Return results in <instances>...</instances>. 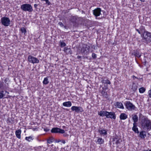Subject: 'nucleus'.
I'll return each instance as SVG.
<instances>
[{
	"mask_svg": "<svg viewBox=\"0 0 151 151\" xmlns=\"http://www.w3.org/2000/svg\"><path fill=\"white\" fill-rule=\"evenodd\" d=\"M28 60L30 63L33 64L38 63L39 62V60L37 58L31 55H29L28 56Z\"/></svg>",
	"mask_w": 151,
	"mask_h": 151,
	"instance_id": "nucleus-7",
	"label": "nucleus"
},
{
	"mask_svg": "<svg viewBox=\"0 0 151 151\" xmlns=\"http://www.w3.org/2000/svg\"><path fill=\"white\" fill-rule=\"evenodd\" d=\"M49 83L48 81V79L47 77L44 78V80L43 81V83L44 85H47Z\"/></svg>",
	"mask_w": 151,
	"mask_h": 151,
	"instance_id": "nucleus-25",
	"label": "nucleus"
},
{
	"mask_svg": "<svg viewBox=\"0 0 151 151\" xmlns=\"http://www.w3.org/2000/svg\"><path fill=\"white\" fill-rule=\"evenodd\" d=\"M53 142V139L49 138L47 140V143L49 144H50Z\"/></svg>",
	"mask_w": 151,
	"mask_h": 151,
	"instance_id": "nucleus-31",
	"label": "nucleus"
},
{
	"mask_svg": "<svg viewBox=\"0 0 151 151\" xmlns=\"http://www.w3.org/2000/svg\"><path fill=\"white\" fill-rule=\"evenodd\" d=\"M137 32L139 33V34H141V33L140 32V31H139V29H137Z\"/></svg>",
	"mask_w": 151,
	"mask_h": 151,
	"instance_id": "nucleus-42",
	"label": "nucleus"
},
{
	"mask_svg": "<svg viewBox=\"0 0 151 151\" xmlns=\"http://www.w3.org/2000/svg\"><path fill=\"white\" fill-rule=\"evenodd\" d=\"M101 9L99 8H98L94 9L93 10V14L96 17H98L100 16L101 14Z\"/></svg>",
	"mask_w": 151,
	"mask_h": 151,
	"instance_id": "nucleus-10",
	"label": "nucleus"
},
{
	"mask_svg": "<svg viewBox=\"0 0 151 151\" xmlns=\"http://www.w3.org/2000/svg\"><path fill=\"white\" fill-rule=\"evenodd\" d=\"M61 142V140H59L58 142Z\"/></svg>",
	"mask_w": 151,
	"mask_h": 151,
	"instance_id": "nucleus-47",
	"label": "nucleus"
},
{
	"mask_svg": "<svg viewBox=\"0 0 151 151\" xmlns=\"http://www.w3.org/2000/svg\"><path fill=\"white\" fill-rule=\"evenodd\" d=\"M20 30L21 31L22 33H23L24 35H25L27 32V30L24 27H22L21 28Z\"/></svg>",
	"mask_w": 151,
	"mask_h": 151,
	"instance_id": "nucleus-29",
	"label": "nucleus"
},
{
	"mask_svg": "<svg viewBox=\"0 0 151 151\" xmlns=\"http://www.w3.org/2000/svg\"><path fill=\"white\" fill-rule=\"evenodd\" d=\"M139 136L142 139H144L146 136L145 132L144 131H142L140 132Z\"/></svg>",
	"mask_w": 151,
	"mask_h": 151,
	"instance_id": "nucleus-18",
	"label": "nucleus"
},
{
	"mask_svg": "<svg viewBox=\"0 0 151 151\" xmlns=\"http://www.w3.org/2000/svg\"><path fill=\"white\" fill-rule=\"evenodd\" d=\"M101 93L103 94V95H105L106 94V93L105 91H102V93Z\"/></svg>",
	"mask_w": 151,
	"mask_h": 151,
	"instance_id": "nucleus-39",
	"label": "nucleus"
},
{
	"mask_svg": "<svg viewBox=\"0 0 151 151\" xmlns=\"http://www.w3.org/2000/svg\"><path fill=\"white\" fill-rule=\"evenodd\" d=\"M81 58V56H77V58L78 59L80 58Z\"/></svg>",
	"mask_w": 151,
	"mask_h": 151,
	"instance_id": "nucleus-43",
	"label": "nucleus"
},
{
	"mask_svg": "<svg viewBox=\"0 0 151 151\" xmlns=\"http://www.w3.org/2000/svg\"><path fill=\"white\" fill-rule=\"evenodd\" d=\"M148 151H151V150H149Z\"/></svg>",
	"mask_w": 151,
	"mask_h": 151,
	"instance_id": "nucleus-49",
	"label": "nucleus"
},
{
	"mask_svg": "<svg viewBox=\"0 0 151 151\" xmlns=\"http://www.w3.org/2000/svg\"><path fill=\"white\" fill-rule=\"evenodd\" d=\"M132 119L134 121V123H136V122H137L138 121V117L136 115H135L134 116L132 117Z\"/></svg>",
	"mask_w": 151,
	"mask_h": 151,
	"instance_id": "nucleus-23",
	"label": "nucleus"
},
{
	"mask_svg": "<svg viewBox=\"0 0 151 151\" xmlns=\"http://www.w3.org/2000/svg\"><path fill=\"white\" fill-rule=\"evenodd\" d=\"M63 134V136L64 137H67L68 136V134L67 133H65Z\"/></svg>",
	"mask_w": 151,
	"mask_h": 151,
	"instance_id": "nucleus-38",
	"label": "nucleus"
},
{
	"mask_svg": "<svg viewBox=\"0 0 151 151\" xmlns=\"http://www.w3.org/2000/svg\"><path fill=\"white\" fill-rule=\"evenodd\" d=\"M107 113H108V111H101L99 113H98V114L101 116H106V117L107 116Z\"/></svg>",
	"mask_w": 151,
	"mask_h": 151,
	"instance_id": "nucleus-15",
	"label": "nucleus"
},
{
	"mask_svg": "<svg viewBox=\"0 0 151 151\" xmlns=\"http://www.w3.org/2000/svg\"><path fill=\"white\" fill-rule=\"evenodd\" d=\"M61 142L64 144H65L66 142L64 140H61Z\"/></svg>",
	"mask_w": 151,
	"mask_h": 151,
	"instance_id": "nucleus-40",
	"label": "nucleus"
},
{
	"mask_svg": "<svg viewBox=\"0 0 151 151\" xmlns=\"http://www.w3.org/2000/svg\"><path fill=\"white\" fill-rule=\"evenodd\" d=\"M143 38L148 42L151 40V33L147 31H145L143 34Z\"/></svg>",
	"mask_w": 151,
	"mask_h": 151,
	"instance_id": "nucleus-5",
	"label": "nucleus"
},
{
	"mask_svg": "<svg viewBox=\"0 0 151 151\" xmlns=\"http://www.w3.org/2000/svg\"><path fill=\"white\" fill-rule=\"evenodd\" d=\"M3 91H2L1 92H0V99H2L4 96L3 93Z\"/></svg>",
	"mask_w": 151,
	"mask_h": 151,
	"instance_id": "nucleus-32",
	"label": "nucleus"
},
{
	"mask_svg": "<svg viewBox=\"0 0 151 151\" xmlns=\"http://www.w3.org/2000/svg\"><path fill=\"white\" fill-rule=\"evenodd\" d=\"M106 117L107 118H110L111 119H115L116 118L115 113L112 112H108V113H107V116Z\"/></svg>",
	"mask_w": 151,
	"mask_h": 151,
	"instance_id": "nucleus-11",
	"label": "nucleus"
},
{
	"mask_svg": "<svg viewBox=\"0 0 151 151\" xmlns=\"http://www.w3.org/2000/svg\"><path fill=\"white\" fill-rule=\"evenodd\" d=\"M98 132L100 135L103 136L106 135L107 134L106 130L104 129H100Z\"/></svg>",
	"mask_w": 151,
	"mask_h": 151,
	"instance_id": "nucleus-13",
	"label": "nucleus"
},
{
	"mask_svg": "<svg viewBox=\"0 0 151 151\" xmlns=\"http://www.w3.org/2000/svg\"><path fill=\"white\" fill-rule=\"evenodd\" d=\"M71 109L73 111H75L77 113H81L83 111V108L81 106H73L71 107Z\"/></svg>",
	"mask_w": 151,
	"mask_h": 151,
	"instance_id": "nucleus-6",
	"label": "nucleus"
},
{
	"mask_svg": "<svg viewBox=\"0 0 151 151\" xmlns=\"http://www.w3.org/2000/svg\"><path fill=\"white\" fill-rule=\"evenodd\" d=\"M21 9L24 11L32 12L33 11L31 5L29 4H24L21 6Z\"/></svg>",
	"mask_w": 151,
	"mask_h": 151,
	"instance_id": "nucleus-2",
	"label": "nucleus"
},
{
	"mask_svg": "<svg viewBox=\"0 0 151 151\" xmlns=\"http://www.w3.org/2000/svg\"><path fill=\"white\" fill-rule=\"evenodd\" d=\"M51 132L53 133H60L61 134H64L65 131L60 128L57 127H54L51 130Z\"/></svg>",
	"mask_w": 151,
	"mask_h": 151,
	"instance_id": "nucleus-8",
	"label": "nucleus"
},
{
	"mask_svg": "<svg viewBox=\"0 0 151 151\" xmlns=\"http://www.w3.org/2000/svg\"><path fill=\"white\" fill-rule=\"evenodd\" d=\"M101 82L103 83L104 84L106 83L109 84H111V82L109 80H104V79H103L101 80Z\"/></svg>",
	"mask_w": 151,
	"mask_h": 151,
	"instance_id": "nucleus-24",
	"label": "nucleus"
},
{
	"mask_svg": "<svg viewBox=\"0 0 151 151\" xmlns=\"http://www.w3.org/2000/svg\"><path fill=\"white\" fill-rule=\"evenodd\" d=\"M37 6H38V5L37 4H34V7L35 8H37Z\"/></svg>",
	"mask_w": 151,
	"mask_h": 151,
	"instance_id": "nucleus-41",
	"label": "nucleus"
},
{
	"mask_svg": "<svg viewBox=\"0 0 151 151\" xmlns=\"http://www.w3.org/2000/svg\"><path fill=\"white\" fill-rule=\"evenodd\" d=\"M141 127L144 130L148 131L151 129V120L144 118L141 121Z\"/></svg>",
	"mask_w": 151,
	"mask_h": 151,
	"instance_id": "nucleus-1",
	"label": "nucleus"
},
{
	"mask_svg": "<svg viewBox=\"0 0 151 151\" xmlns=\"http://www.w3.org/2000/svg\"><path fill=\"white\" fill-rule=\"evenodd\" d=\"M34 139L33 137L32 136H30L29 137H27L25 138V139L28 142H30L33 140Z\"/></svg>",
	"mask_w": 151,
	"mask_h": 151,
	"instance_id": "nucleus-22",
	"label": "nucleus"
},
{
	"mask_svg": "<svg viewBox=\"0 0 151 151\" xmlns=\"http://www.w3.org/2000/svg\"><path fill=\"white\" fill-rule=\"evenodd\" d=\"M135 55L136 57L139 58L141 55V53L139 51H136L135 54Z\"/></svg>",
	"mask_w": 151,
	"mask_h": 151,
	"instance_id": "nucleus-28",
	"label": "nucleus"
},
{
	"mask_svg": "<svg viewBox=\"0 0 151 151\" xmlns=\"http://www.w3.org/2000/svg\"><path fill=\"white\" fill-rule=\"evenodd\" d=\"M3 86V83L0 81V90L1 89Z\"/></svg>",
	"mask_w": 151,
	"mask_h": 151,
	"instance_id": "nucleus-33",
	"label": "nucleus"
},
{
	"mask_svg": "<svg viewBox=\"0 0 151 151\" xmlns=\"http://www.w3.org/2000/svg\"><path fill=\"white\" fill-rule=\"evenodd\" d=\"M44 131H47V132L48 131V130L47 129H44Z\"/></svg>",
	"mask_w": 151,
	"mask_h": 151,
	"instance_id": "nucleus-45",
	"label": "nucleus"
},
{
	"mask_svg": "<svg viewBox=\"0 0 151 151\" xmlns=\"http://www.w3.org/2000/svg\"><path fill=\"white\" fill-rule=\"evenodd\" d=\"M46 4H47L48 5H50V2L49 1V0H47V1H46Z\"/></svg>",
	"mask_w": 151,
	"mask_h": 151,
	"instance_id": "nucleus-37",
	"label": "nucleus"
},
{
	"mask_svg": "<svg viewBox=\"0 0 151 151\" xmlns=\"http://www.w3.org/2000/svg\"><path fill=\"white\" fill-rule=\"evenodd\" d=\"M97 142L100 145L101 144L104 142V140L102 138H99L98 139Z\"/></svg>",
	"mask_w": 151,
	"mask_h": 151,
	"instance_id": "nucleus-26",
	"label": "nucleus"
},
{
	"mask_svg": "<svg viewBox=\"0 0 151 151\" xmlns=\"http://www.w3.org/2000/svg\"><path fill=\"white\" fill-rule=\"evenodd\" d=\"M143 151H148V150H143Z\"/></svg>",
	"mask_w": 151,
	"mask_h": 151,
	"instance_id": "nucleus-46",
	"label": "nucleus"
},
{
	"mask_svg": "<svg viewBox=\"0 0 151 151\" xmlns=\"http://www.w3.org/2000/svg\"><path fill=\"white\" fill-rule=\"evenodd\" d=\"M64 51L67 54H71V52H70V48H68L67 47H65L64 48Z\"/></svg>",
	"mask_w": 151,
	"mask_h": 151,
	"instance_id": "nucleus-21",
	"label": "nucleus"
},
{
	"mask_svg": "<svg viewBox=\"0 0 151 151\" xmlns=\"http://www.w3.org/2000/svg\"><path fill=\"white\" fill-rule=\"evenodd\" d=\"M133 126L132 128V130L134 131L135 133H139V131L138 130V128L137 127V123H133Z\"/></svg>",
	"mask_w": 151,
	"mask_h": 151,
	"instance_id": "nucleus-16",
	"label": "nucleus"
},
{
	"mask_svg": "<svg viewBox=\"0 0 151 151\" xmlns=\"http://www.w3.org/2000/svg\"><path fill=\"white\" fill-rule=\"evenodd\" d=\"M124 104L126 109L132 111L135 110L136 109L135 106L132 104L129 101H126L124 103Z\"/></svg>",
	"mask_w": 151,
	"mask_h": 151,
	"instance_id": "nucleus-3",
	"label": "nucleus"
},
{
	"mask_svg": "<svg viewBox=\"0 0 151 151\" xmlns=\"http://www.w3.org/2000/svg\"><path fill=\"white\" fill-rule=\"evenodd\" d=\"M60 46L61 47H64L66 45V44L61 40L60 41Z\"/></svg>",
	"mask_w": 151,
	"mask_h": 151,
	"instance_id": "nucleus-30",
	"label": "nucleus"
},
{
	"mask_svg": "<svg viewBox=\"0 0 151 151\" xmlns=\"http://www.w3.org/2000/svg\"><path fill=\"white\" fill-rule=\"evenodd\" d=\"M148 93L150 97L151 98V89L149 91Z\"/></svg>",
	"mask_w": 151,
	"mask_h": 151,
	"instance_id": "nucleus-36",
	"label": "nucleus"
},
{
	"mask_svg": "<svg viewBox=\"0 0 151 151\" xmlns=\"http://www.w3.org/2000/svg\"><path fill=\"white\" fill-rule=\"evenodd\" d=\"M115 105L116 107L122 109H124V107L121 102H116L115 103Z\"/></svg>",
	"mask_w": 151,
	"mask_h": 151,
	"instance_id": "nucleus-14",
	"label": "nucleus"
},
{
	"mask_svg": "<svg viewBox=\"0 0 151 151\" xmlns=\"http://www.w3.org/2000/svg\"><path fill=\"white\" fill-rule=\"evenodd\" d=\"M120 139L117 136H115L113 138L112 142L113 144L117 145L120 143Z\"/></svg>",
	"mask_w": 151,
	"mask_h": 151,
	"instance_id": "nucleus-12",
	"label": "nucleus"
},
{
	"mask_svg": "<svg viewBox=\"0 0 151 151\" xmlns=\"http://www.w3.org/2000/svg\"><path fill=\"white\" fill-rule=\"evenodd\" d=\"M133 78H134H134H137V77H135V76H133Z\"/></svg>",
	"mask_w": 151,
	"mask_h": 151,
	"instance_id": "nucleus-44",
	"label": "nucleus"
},
{
	"mask_svg": "<svg viewBox=\"0 0 151 151\" xmlns=\"http://www.w3.org/2000/svg\"><path fill=\"white\" fill-rule=\"evenodd\" d=\"M58 24L61 27H63L64 26V25L63 23L61 22H59L58 23Z\"/></svg>",
	"mask_w": 151,
	"mask_h": 151,
	"instance_id": "nucleus-35",
	"label": "nucleus"
},
{
	"mask_svg": "<svg viewBox=\"0 0 151 151\" xmlns=\"http://www.w3.org/2000/svg\"><path fill=\"white\" fill-rule=\"evenodd\" d=\"M145 88L143 87H142L139 89V91L140 93H144L145 91Z\"/></svg>",
	"mask_w": 151,
	"mask_h": 151,
	"instance_id": "nucleus-27",
	"label": "nucleus"
},
{
	"mask_svg": "<svg viewBox=\"0 0 151 151\" xmlns=\"http://www.w3.org/2000/svg\"><path fill=\"white\" fill-rule=\"evenodd\" d=\"M41 0V1H46L47 0Z\"/></svg>",
	"mask_w": 151,
	"mask_h": 151,
	"instance_id": "nucleus-48",
	"label": "nucleus"
},
{
	"mask_svg": "<svg viewBox=\"0 0 151 151\" xmlns=\"http://www.w3.org/2000/svg\"><path fill=\"white\" fill-rule=\"evenodd\" d=\"M1 24L5 26H8L10 24V20L9 19L6 17H2L1 19Z\"/></svg>",
	"mask_w": 151,
	"mask_h": 151,
	"instance_id": "nucleus-4",
	"label": "nucleus"
},
{
	"mask_svg": "<svg viewBox=\"0 0 151 151\" xmlns=\"http://www.w3.org/2000/svg\"><path fill=\"white\" fill-rule=\"evenodd\" d=\"M21 132L22 131L21 129L18 130L15 132L16 135L17 137L19 139H20L21 138Z\"/></svg>",
	"mask_w": 151,
	"mask_h": 151,
	"instance_id": "nucleus-17",
	"label": "nucleus"
},
{
	"mask_svg": "<svg viewBox=\"0 0 151 151\" xmlns=\"http://www.w3.org/2000/svg\"><path fill=\"white\" fill-rule=\"evenodd\" d=\"M120 118L121 120H125L127 118V115L124 113H122L120 115Z\"/></svg>",
	"mask_w": 151,
	"mask_h": 151,
	"instance_id": "nucleus-20",
	"label": "nucleus"
},
{
	"mask_svg": "<svg viewBox=\"0 0 151 151\" xmlns=\"http://www.w3.org/2000/svg\"><path fill=\"white\" fill-rule=\"evenodd\" d=\"M90 46L84 44L83 45L82 48V51L85 54H87L89 51Z\"/></svg>",
	"mask_w": 151,
	"mask_h": 151,
	"instance_id": "nucleus-9",
	"label": "nucleus"
},
{
	"mask_svg": "<svg viewBox=\"0 0 151 151\" xmlns=\"http://www.w3.org/2000/svg\"><path fill=\"white\" fill-rule=\"evenodd\" d=\"M92 57L93 58H96V55L95 53H93L92 54Z\"/></svg>",
	"mask_w": 151,
	"mask_h": 151,
	"instance_id": "nucleus-34",
	"label": "nucleus"
},
{
	"mask_svg": "<svg viewBox=\"0 0 151 151\" xmlns=\"http://www.w3.org/2000/svg\"><path fill=\"white\" fill-rule=\"evenodd\" d=\"M63 105L64 106L70 107L72 106V103L70 101H68L63 102Z\"/></svg>",
	"mask_w": 151,
	"mask_h": 151,
	"instance_id": "nucleus-19",
	"label": "nucleus"
}]
</instances>
